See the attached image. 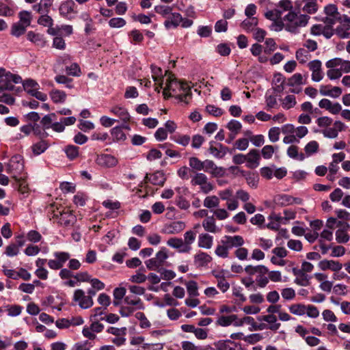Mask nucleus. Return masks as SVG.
Listing matches in <instances>:
<instances>
[{
    "label": "nucleus",
    "mask_w": 350,
    "mask_h": 350,
    "mask_svg": "<svg viewBox=\"0 0 350 350\" xmlns=\"http://www.w3.org/2000/svg\"><path fill=\"white\" fill-rule=\"evenodd\" d=\"M310 16L306 14H297L295 12H289L284 17L286 21V30L291 33H297L300 27H306Z\"/></svg>",
    "instance_id": "1"
},
{
    "label": "nucleus",
    "mask_w": 350,
    "mask_h": 350,
    "mask_svg": "<svg viewBox=\"0 0 350 350\" xmlns=\"http://www.w3.org/2000/svg\"><path fill=\"white\" fill-rule=\"evenodd\" d=\"M52 218L57 222L64 226H69L74 224L76 217L72 211L68 207L57 208L53 209V204H51Z\"/></svg>",
    "instance_id": "2"
},
{
    "label": "nucleus",
    "mask_w": 350,
    "mask_h": 350,
    "mask_svg": "<svg viewBox=\"0 0 350 350\" xmlns=\"http://www.w3.org/2000/svg\"><path fill=\"white\" fill-rule=\"evenodd\" d=\"M22 83V78L15 74H12L9 71H6L4 68H0V85L1 88H4L6 91H12L14 90V84Z\"/></svg>",
    "instance_id": "3"
},
{
    "label": "nucleus",
    "mask_w": 350,
    "mask_h": 350,
    "mask_svg": "<svg viewBox=\"0 0 350 350\" xmlns=\"http://www.w3.org/2000/svg\"><path fill=\"white\" fill-rule=\"evenodd\" d=\"M191 185L198 186L201 192L207 194L213 190V185L208 180L207 176L202 172H195L191 176Z\"/></svg>",
    "instance_id": "4"
},
{
    "label": "nucleus",
    "mask_w": 350,
    "mask_h": 350,
    "mask_svg": "<svg viewBox=\"0 0 350 350\" xmlns=\"http://www.w3.org/2000/svg\"><path fill=\"white\" fill-rule=\"evenodd\" d=\"M167 79L164 83L163 94L165 98L172 97V96H178L177 91L180 88V85L183 82L176 81L174 76L169 71L165 72Z\"/></svg>",
    "instance_id": "5"
},
{
    "label": "nucleus",
    "mask_w": 350,
    "mask_h": 350,
    "mask_svg": "<svg viewBox=\"0 0 350 350\" xmlns=\"http://www.w3.org/2000/svg\"><path fill=\"white\" fill-rule=\"evenodd\" d=\"M168 258L167 250L162 247L157 254L155 257L152 258L145 262L147 268L150 270H157L163 266L165 261Z\"/></svg>",
    "instance_id": "6"
},
{
    "label": "nucleus",
    "mask_w": 350,
    "mask_h": 350,
    "mask_svg": "<svg viewBox=\"0 0 350 350\" xmlns=\"http://www.w3.org/2000/svg\"><path fill=\"white\" fill-rule=\"evenodd\" d=\"M53 256L54 259L48 260V266L51 269L58 270L64 267L66 262L70 259V255L66 252H55Z\"/></svg>",
    "instance_id": "7"
},
{
    "label": "nucleus",
    "mask_w": 350,
    "mask_h": 350,
    "mask_svg": "<svg viewBox=\"0 0 350 350\" xmlns=\"http://www.w3.org/2000/svg\"><path fill=\"white\" fill-rule=\"evenodd\" d=\"M73 301L77 302L80 308L88 309L91 308L94 301L90 296L85 295V291L82 289H77L74 292Z\"/></svg>",
    "instance_id": "8"
},
{
    "label": "nucleus",
    "mask_w": 350,
    "mask_h": 350,
    "mask_svg": "<svg viewBox=\"0 0 350 350\" xmlns=\"http://www.w3.org/2000/svg\"><path fill=\"white\" fill-rule=\"evenodd\" d=\"M324 13L326 15L324 19V23L325 24L334 25L341 19L338 8L334 4H329L325 6Z\"/></svg>",
    "instance_id": "9"
},
{
    "label": "nucleus",
    "mask_w": 350,
    "mask_h": 350,
    "mask_svg": "<svg viewBox=\"0 0 350 350\" xmlns=\"http://www.w3.org/2000/svg\"><path fill=\"white\" fill-rule=\"evenodd\" d=\"M332 125V127L328 126L319 131L326 138H336L338 133L345 131L346 129L345 124L341 121H335Z\"/></svg>",
    "instance_id": "10"
},
{
    "label": "nucleus",
    "mask_w": 350,
    "mask_h": 350,
    "mask_svg": "<svg viewBox=\"0 0 350 350\" xmlns=\"http://www.w3.org/2000/svg\"><path fill=\"white\" fill-rule=\"evenodd\" d=\"M275 204L280 206H286L293 204H301L302 200L299 198H295L288 194H278L273 198Z\"/></svg>",
    "instance_id": "11"
},
{
    "label": "nucleus",
    "mask_w": 350,
    "mask_h": 350,
    "mask_svg": "<svg viewBox=\"0 0 350 350\" xmlns=\"http://www.w3.org/2000/svg\"><path fill=\"white\" fill-rule=\"evenodd\" d=\"M309 70L312 72L311 79L314 82L321 81L324 77L322 70V63L319 59H314L308 64Z\"/></svg>",
    "instance_id": "12"
},
{
    "label": "nucleus",
    "mask_w": 350,
    "mask_h": 350,
    "mask_svg": "<svg viewBox=\"0 0 350 350\" xmlns=\"http://www.w3.org/2000/svg\"><path fill=\"white\" fill-rule=\"evenodd\" d=\"M191 87L187 83H183L180 85V88H178L177 91L178 96H172L178 102L184 103L188 105L192 98Z\"/></svg>",
    "instance_id": "13"
},
{
    "label": "nucleus",
    "mask_w": 350,
    "mask_h": 350,
    "mask_svg": "<svg viewBox=\"0 0 350 350\" xmlns=\"http://www.w3.org/2000/svg\"><path fill=\"white\" fill-rule=\"evenodd\" d=\"M75 8V3L72 0H66L60 4L59 12L61 16L70 20L75 17L77 13Z\"/></svg>",
    "instance_id": "14"
},
{
    "label": "nucleus",
    "mask_w": 350,
    "mask_h": 350,
    "mask_svg": "<svg viewBox=\"0 0 350 350\" xmlns=\"http://www.w3.org/2000/svg\"><path fill=\"white\" fill-rule=\"evenodd\" d=\"M204 172L211 174L214 178H221L225 175V169L217 166L212 160L206 159Z\"/></svg>",
    "instance_id": "15"
},
{
    "label": "nucleus",
    "mask_w": 350,
    "mask_h": 350,
    "mask_svg": "<svg viewBox=\"0 0 350 350\" xmlns=\"http://www.w3.org/2000/svg\"><path fill=\"white\" fill-rule=\"evenodd\" d=\"M24 165L21 157L15 155L11 158L8 165V172L12 173L14 176H18L23 171Z\"/></svg>",
    "instance_id": "16"
},
{
    "label": "nucleus",
    "mask_w": 350,
    "mask_h": 350,
    "mask_svg": "<svg viewBox=\"0 0 350 350\" xmlns=\"http://www.w3.org/2000/svg\"><path fill=\"white\" fill-rule=\"evenodd\" d=\"M109 112L118 118V121L124 124L128 123L131 120V116L128 110L123 106L114 105L109 109Z\"/></svg>",
    "instance_id": "17"
},
{
    "label": "nucleus",
    "mask_w": 350,
    "mask_h": 350,
    "mask_svg": "<svg viewBox=\"0 0 350 350\" xmlns=\"http://www.w3.org/2000/svg\"><path fill=\"white\" fill-rule=\"evenodd\" d=\"M326 66L338 67L341 72H350V61L340 57L333 58L325 63Z\"/></svg>",
    "instance_id": "18"
},
{
    "label": "nucleus",
    "mask_w": 350,
    "mask_h": 350,
    "mask_svg": "<svg viewBox=\"0 0 350 350\" xmlns=\"http://www.w3.org/2000/svg\"><path fill=\"white\" fill-rule=\"evenodd\" d=\"M340 25L336 29V33L340 38H347L349 36L350 17L344 15L340 21Z\"/></svg>",
    "instance_id": "19"
},
{
    "label": "nucleus",
    "mask_w": 350,
    "mask_h": 350,
    "mask_svg": "<svg viewBox=\"0 0 350 350\" xmlns=\"http://www.w3.org/2000/svg\"><path fill=\"white\" fill-rule=\"evenodd\" d=\"M95 161L103 167H113L118 163V159L115 157L107 154L97 155Z\"/></svg>",
    "instance_id": "20"
},
{
    "label": "nucleus",
    "mask_w": 350,
    "mask_h": 350,
    "mask_svg": "<svg viewBox=\"0 0 350 350\" xmlns=\"http://www.w3.org/2000/svg\"><path fill=\"white\" fill-rule=\"evenodd\" d=\"M268 219L269 222L267 224V228L270 230H278L282 224H286L283 217L275 212H271L268 217Z\"/></svg>",
    "instance_id": "21"
},
{
    "label": "nucleus",
    "mask_w": 350,
    "mask_h": 350,
    "mask_svg": "<svg viewBox=\"0 0 350 350\" xmlns=\"http://www.w3.org/2000/svg\"><path fill=\"white\" fill-rule=\"evenodd\" d=\"M202 226L206 232L217 234L221 231V228L217 226L215 218L213 216L206 217L203 219Z\"/></svg>",
    "instance_id": "22"
},
{
    "label": "nucleus",
    "mask_w": 350,
    "mask_h": 350,
    "mask_svg": "<svg viewBox=\"0 0 350 350\" xmlns=\"http://www.w3.org/2000/svg\"><path fill=\"white\" fill-rule=\"evenodd\" d=\"M186 228V224L183 221H174L167 224L163 228V232L169 234H176L181 232Z\"/></svg>",
    "instance_id": "23"
},
{
    "label": "nucleus",
    "mask_w": 350,
    "mask_h": 350,
    "mask_svg": "<svg viewBox=\"0 0 350 350\" xmlns=\"http://www.w3.org/2000/svg\"><path fill=\"white\" fill-rule=\"evenodd\" d=\"M215 350H242L241 345L231 340H219L213 344Z\"/></svg>",
    "instance_id": "24"
},
{
    "label": "nucleus",
    "mask_w": 350,
    "mask_h": 350,
    "mask_svg": "<svg viewBox=\"0 0 350 350\" xmlns=\"http://www.w3.org/2000/svg\"><path fill=\"white\" fill-rule=\"evenodd\" d=\"M238 316L231 314L229 315L219 316L216 324L221 327H228L230 325L238 327Z\"/></svg>",
    "instance_id": "25"
},
{
    "label": "nucleus",
    "mask_w": 350,
    "mask_h": 350,
    "mask_svg": "<svg viewBox=\"0 0 350 350\" xmlns=\"http://www.w3.org/2000/svg\"><path fill=\"white\" fill-rule=\"evenodd\" d=\"M226 128L230 131L228 135V139L226 140L227 143H230L234 140L236 136L240 133L242 124L240 122L236 120H231L226 124Z\"/></svg>",
    "instance_id": "26"
},
{
    "label": "nucleus",
    "mask_w": 350,
    "mask_h": 350,
    "mask_svg": "<svg viewBox=\"0 0 350 350\" xmlns=\"http://www.w3.org/2000/svg\"><path fill=\"white\" fill-rule=\"evenodd\" d=\"M166 178L161 171H157L151 174H146L144 178L145 183L150 182L152 185L163 186L165 182Z\"/></svg>",
    "instance_id": "27"
},
{
    "label": "nucleus",
    "mask_w": 350,
    "mask_h": 350,
    "mask_svg": "<svg viewBox=\"0 0 350 350\" xmlns=\"http://www.w3.org/2000/svg\"><path fill=\"white\" fill-rule=\"evenodd\" d=\"M213 142L209 143L208 152L214 157L217 159L223 158L227 153L228 148L221 144L214 145Z\"/></svg>",
    "instance_id": "28"
},
{
    "label": "nucleus",
    "mask_w": 350,
    "mask_h": 350,
    "mask_svg": "<svg viewBox=\"0 0 350 350\" xmlns=\"http://www.w3.org/2000/svg\"><path fill=\"white\" fill-rule=\"evenodd\" d=\"M123 128L128 130L130 129L129 126L123 125L122 126H115L111 129L110 133L113 142H119L126 140V135L123 131Z\"/></svg>",
    "instance_id": "29"
},
{
    "label": "nucleus",
    "mask_w": 350,
    "mask_h": 350,
    "mask_svg": "<svg viewBox=\"0 0 350 350\" xmlns=\"http://www.w3.org/2000/svg\"><path fill=\"white\" fill-rule=\"evenodd\" d=\"M260 156L258 151L252 149L246 155L247 166L250 168H255L259 165Z\"/></svg>",
    "instance_id": "30"
},
{
    "label": "nucleus",
    "mask_w": 350,
    "mask_h": 350,
    "mask_svg": "<svg viewBox=\"0 0 350 350\" xmlns=\"http://www.w3.org/2000/svg\"><path fill=\"white\" fill-rule=\"evenodd\" d=\"M213 245V237L208 233H201L198 235V246L200 248L209 250Z\"/></svg>",
    "instance_id": "31"
},
{
    "label": "nucleus",
    "mask_w": 350,
    "mask_h": 350,
    "mask_svg": "<svg viewBox=\"0 0 350 350\" xmlns=\"http://www.w3.org/2000/svg\"><path fill=\"white\" fill-rule=\"evenodd\" d=\"M182 20L183 17L180 14L172 12V14H170L164 22V26L166 29L176 28L180 25Z\"/></svg>",
    "instance_id": "32"
},
{
    "label": "nucleus",
    "mask_w": 350,
    "mask_h": 350,
    "mask_svg": "<svg viewBox=\"0 0 350 350\" xmlns=\"http://www.w3.org/2000/svg\"><path fill=\"white\" fill-rule=\"evenodd\" d=\"M319 266L322 270L330 269L334 272L340 271L342 268V265L340 262L333 260H321Z\"/></svg>",
    "instance_id": "33"
},
{
    "label": "nucleus",
    "mask_w": 350,
    "mask_h": 350,
    "mask_svg": "<svg viewBox=\"0 0 350 350\" xmlns=\"http://www.w3.org/2000/svg\"><path fill=\"white\" fill-rule=\"evenodd\" d=\"M193 260L197 267H206L211 262L212 258L206 252H199L195 254Z\"/></svg>",
    "instance_id": "34"
},
{
    "label": "nucleus",
    "mask_w": 350,
    "mask_h": 350,
    "mask_svg": "<svg viewBox=\"0 0 350 350\" xmlns=\"http://www.w3.org/2000/svg\"><path fill=\"white\" fill-rule=\"evenodd\" d=\"M224 239L225 240L223 241V243L226 245L229 249L234 247H239L244 244L243 238L240 235L226 236Z\"/></svg>",
    "instance_id": "35"
},
{
    "label": "nucleus",
    "mask_w": 350,
    "mask_h": 350,
    "mask_svg": "<svg viewBox=\"0 0 350 350\" xmlns=\"http://www.w3.org/2000/svg\"><path fill=\"white\" fill-rule=\"evenodd\" d=\"M27 38L35 45L41 48L44 47L46 44L44 36L39 33L30 31L27 33Z\"/></svg>",
    "instance_id": "36"
},
{
    "label": "nucleus",
    "mask_w": 350,
    "mask_h": 350,
    "mask_svg": "<svg viewBox=\"0 0 350 350\" xmlns=\"http://www.w3.org/2000/svg\"><path fill=\"white\" fill-rule=\"evenodd\" d=\"M167 245L172 248L178 250L180 253H188V249L187 250L183 240L180 238H170L167 240Z\"/></svg>",
    "instance_id": "37"
},
{
    "label": "nucleus",
    "mask_w": 350,
    "mask_h": 350,
    "mask_svg": "<svg viewBox=\"0 0 350 350\" xmlns=\"http://www.w3.org/2000/svg\"><path fill=\"white\" fill-rule=\"evenodd\" d=\"M293 273L296 276L295 282L301 286H306L310 283V277L304 271H299L296 268L293 269Z\"/></svg>",
    "instance_id": "38"
},
{
    "label": "nucleus",
    "mask_w": 350,
    "mask_h": 350,
    "mask_svg": "<svg viewBox=\"0 0 350 350\" xmlns=\"http://www.w3.org/2000/svg\"><path fill=\"white\" fill-rule=\"evenodd\" d=\"M125 304L131 306L136 310L144 309V304L139 297L135 295H127L124 299Z\"/></svg>",
    "instance_id": "39"
},
{
    "label": "nucleus",
    "mask_w": 350,
    "mask_h": 350,
    "mask_svg": "<svg viewBox=\"0 0 350 350\" xmlns=\"http://www.w3.org/2000/svg\"><path fill=\"white\" fill-rule=\"evenodd\" d=\"M307 83V75H302L301 73H295L292 75L287 82L289 87H294L297 85H306Z\"/></svg>",
    "instance_id": "40"
},
{
    "label": "nucleus",
    "mask_w": 350,
    "mask_h": 350,
    "mask_svg": "<svg viewBox=\"0 0 350 350\" xmlns=\"http://www.w3.org/2000/svg\"><path fill=\"white\" fill-rule=\"evenodd\" d=\"M345 226L342 228L338 229L336 232V240L339 243H346L349 241L350 237L347 233V229L349 225L344 224Z\"/></svg>",
    "instance_id": "41"
},
{
    "label": "nucleus",
    "mask_w": 350,
    "mask_h": 350,
    "mask_svg": "<svg viewBox=\"0 0 350 350\" xmlns=\"http://www.w3.org/2000/svg\"><path fill=\"white\" fill-rule=\"evenodd\" d=\"M258 24V18H247L240 25L241 27L246 32L253 31Z\"/></svg>",
    "instance_id": "42"
},
{
    "label": "nucleus",
    "mask_w": 350,
    "mask_h": 350,
    "mask_svg": "<svg viewBox=\"0 0 350 350\" xmlns=\"http://www.w3.org/2000/svg\"><path fill=\"white\" fill-rule=\"evenodd\" d=\"M304 150L306 158L309 157L319 152V144L315 140L310 141L306 144Z\"/></svg>",
    "instance_id": "43"
},
{
    "label": "nucleus",
    "mask_w": 350,
    "mask_h": 350,
    "mask_svg": "<svg viewBox=\"0 0 350 350\" xmlns=\"http://www.w3.org/2000/svg\"><path fill=\"white\" fill-rule=\"evenodd\" d=\"M244 271L247 274L252 276L258 273H266L268 271V268L262 265L256 266L247 265L244 268Z\"/></svg>",
    "instance_id": "44"
},
{
    "label": "nucleus",
    "mask_w": 350,
    "mask_h": 350,
    "mask_svg": "<svg viewBox=\"0 0 350 350\" xmlns=\"http://www.w3.org/2000/svg\"><path fill=\"white\" fill-rule=\"evenodd\" d=\"M287 155L293 159L302 161L306 159L303 152H299V148L297 146L291 145L287 149Z\"/></svg>",
    "instance_id": "45"
},
{
    "label": "nucleus",
    "mask_w": 350,
    "mask_h": 350,
    "mask_svg": "<svg viewBox=\"0 0 350 350\" xmlns=\"http://www.w3.org/2000/svg\"><path fill=\"white\" fill-rule=\"evenodd\" d=\"M205 160L201 161L198 157H191L189 158V165L195 172H199L204 170Z\"/></svg>",
    "instance_id": "46"
},
{
    "label": "nucleus",
    "mask_w": 350,
    "mask_h": 350,
    "mask_svg": "<svg viewBox=\"0 0 350 350\" xmlns=\"http://www.w3.org/2000/svg\"><path fill=\"white\" fill-rule=\"evenodd\" d=\"M151 71L154 81L158 82L160 88H163V85H164V76L163 75L161 68L156 66H151Z\"/></svg>",
    "instance_id": "47"
},
{
    "label": "nucleus",
    "mask_w": 350,
    "mask_h": 350,
    "mask_svg": "<svg viewBox=\"0 0 350 350\" xmlns=\"http://www.w3.org/2000/svg\"><path fill=\"white\" fill-rule=\"evenodd\" d=\"M295 58L299 64H304L311 58V55L305 48H299L295 52Z\"/></svg>",
    "instance_id": "48"
},
{
    "label": "nucleus",
    "mask_w": 350,
    "mask_h": 350,
    "mask_svg": "<svg viewBox=\"0 0 350 350\" xmlns=\"http://www.w3.org/2000/svg\"><path fill=\"white\" fill-rule=\"evenodd\" d=\"M304 3L303 12L310 14H315L317 12L319 9L317 0H304Z\"/></svg>",
    "instance_id": "49"
},
{
    "label": "nucleus",
    "mask_w": 350,
    "mask_h": 350,
    "mask_svg": "<svg viewBox=\"0 0 350 350\" xmlns=\"http://www.w3.org/2000/svg\"><path fill=\"white\" fill-rule=\"evenodd\" d=\"M196 238V232L192 230H187L184 234L183 242L188 252L191 250V245L194 243Z\"/></svg>",
    "instance_id": "50"
},
{
    "label": "nucleus",
    "mask_w": 350,
    "mask_h": 350,
    "mask_svg": "<svg viewBox=\"0 0 350 350\" xmlns=\"http://www.w3.org/2000/svg\"><path fill=\"white\" fill-rule=\"evenodd\" d=\"M260 320L269 323V328L271 330H278L280 327V323H277V317L273 314H267L261 317Z\"/></svg>",
    "instance_id": "51"
},
{
    "label": "nucleus",
    "mask_w": 350,
    "mask_h": 350,
    "mask_svg": "<svg viewBox=\"0 0 350 350\" xmlns=\"http://www.w3.org/2000/svg\"><path fill=\"white\" fill-rule=\"evenodd\" d=\"M126 294V288L124 287H118L113 290V304L118 306L121 304L122 299Z\"/></svg>",
    "instance_id": "52"
},
{
    "label": "nucleus",
    "mask_w": 350,
    "mask_h": 350,
    "mask_svg": "<svg viewBox=\"0 0 350 350\" xmlns=\"http://www.w3.org/2000/svg\"><path fill=\"white\" fill-rule=\"evenodd\" d=\"M297 104L296 98L293 94L286 96L281 100V105L284 109H290Z\"/></svg>",
    "instance_id": "53"
},
{
    "label": "nucleus",
    "mask_w": 350,
    "mask_h": 350,
    "mask_svg": "<svg viewBox=\"0 0 350 350\" xmlns=\"http://www.w3.org/2000/svg\"><path fill=\"white\" fill-rule=\"evenodd\" d=\"M154 10L156 13L167 19L170 14H172L173 8L168 5H157L154 6Z\"/></svg>",
    "instance_id": "54"
},
{
    "label": "nucleus",
    "mask_w": 350,
    "mask_h": 350,
    "mask_svg": "<svg viewBox=\"0 0 350 350\" xmlns=\"http://www.w3.org/2000/svg\"><path fill=\"white\" fill-rule=\"evenodd\" d=\"M306 305L302 304H294L288 307V310L291 314L297 316H302L306 314Z\"/></svg>",
    "instance_id": "55"
},
{
    "label": "nucleus",
    "mask_w": 350,
    "mask_h": 350,
    "mask_svg": "<svg viewBox=\"0 0 350 350\" xmlns=\"http://www.w3.org/2000/svg\"><path fill=\"white\" fill-rule=\"evenodd\" d=\"M51 100L55 103H64L66 98V94L63 91L53 90L50 93Z\"/></svg>",
    "instance_id": "56"
},
{
    "label": "nucleus",
    "mask_w": 350,
    "mask_h": 350,
    "mask_svg": "<svg viewBox=\"0 0 350 350\" xmlns=\"http://www.w3.org/2000/svg\"><path fill=\"white\" fill-rule=\"evenodd\" d=\"M204 206L208 208H216L219 204V198L216 196H209L204 200Z\"/></svg>",
    "instance_id": "57"
},
{
    "label": "nucleus",
    "mask_w": 350,
    "mask_h": 350,
    "mask_svg": "<svg viewBox=\"0 0 350 350\" xmlns=\"http://www.w3.org/2000/svg\"><path fill=\"white\" fill-rule=\"evenodd\" d=\"M23 308L20 305H8L5 306V311L8 313V315L10 317H17L19 316Z\"/></svg>",
    "instance_id": "58"
},
{
    "label": "nucleus",
    "mask_w": 350,
    "mask_h": 350,
    "mask_svg": "<svg viewBox=\"0 0 350 350\" xmlns=\"http://www.w3.org/2000/svg\"><path fill=\"white\" fill-rule=\"evenodd\" d=\"M13 177L16 179V180L18 183L19 191L22 193H28L29 191V189L28 184L26 181L25 177V176L18 177V176H17L16 175L13 176Z\"/></svg>",
    "instance_id": "59"
},
{
    "label": "nucleus",
    "mask_w": 350,
    "mask_h": 350,
    "mask_svg": "<svg viewBox=\"0 0 350 350\" xmlns=\"http://www.w3.org/2000/svg\"><path fill=\"white\" fill-rule=\"evenodd\" d=\"M48 147L49 145L45 141H40L31 146V150L34 154L39 155L44 152Z\"/></svg>",
    "instance_id": "60"
},
{
    "label": "nucleus",
    "mask_w": 350,
    "mask_h": 350,
    "mask_svg": "<svg viewBox=\"0 0 350 350\" xmlns=\"http://www.w3.org/2000/svg\"><path fill=\"white\" fill-rule=\"evenodd\" d=\"M19 21L21 24L23 25L26 27H29L31 22V12L27 11H21L18 14Z\"/></svg>",
    "instance_id": "61"
},
{
    "label": "nucleus",
    "mask_w": 350,
    "mask_h": 350,
    "mask_svg": "<svg viewBox=\"0 0 350 350\" xmlns=\"http://www.w3.org/2000/svg\"><path fill=\"white\" fill-rule=\"evenodd\" d=\"M26 29L27 27L20 23H15L12 25L11 34L15 37H19L25 32Z\"/></svg>",
    "instance_id": "62"
},
{
    "label": "nucleus",
    "mask_w": 350,
    "mask_h": 350,
    "mask_svg": "<svg viewBox=\"0 0 350 350\" xmlns=\"http://www.w3.org/2000/svg\"><path fill=\"white\" fill-rule=\"evenodd\" d=\"M282 11L275 8L273 10H268L265 13L266 18L273 21L282 18Z\"/></svg>",
    "instance_id": "63"
},
{
    "label": "nucleus",
    "mask_w": 350,
    "mask_h": 350,
    "mask_svg": "<svg viewBox=\"0 0 350 350\" xmlns=\"http://www.w3.org/2000/svg\"><path fill=\"white\" fill-rule=\"evenodd\" d=\"M23 88L24 90L30 95L36 91V90H38L39 85L35 81L32 79H28L23 82Z\"/></svg>",
    "instance_id": "64"
}]
</instances>
